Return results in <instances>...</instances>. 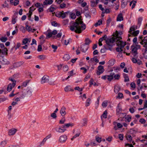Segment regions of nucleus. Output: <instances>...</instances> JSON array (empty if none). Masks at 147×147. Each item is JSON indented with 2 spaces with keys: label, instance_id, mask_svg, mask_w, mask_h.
<instances>
[{
  "label": "nucleus",
  "instance_id": "obj_17",
  "mask_svg": "<svg viewBox=\"0 0 147 147\" xmlns=\"http://www.w3.org/2000/svg\"><path fill=\"white\" fill-rule=\"evenodd\" d=\"M99 0H96V2L94 0H92L91 1V6L92 7H95L98 3Z\"/></svg>",
  "mask_w": 147,
  "mask_h": 147
},
{
  "label": "nucleus",
  "instance_id": "obj_38",
  "mask_svg": "<svg viewBox=\"0 0 147 147\" xmlns=\"http://www.w3.org/2000/svg\"><path fill=\"white\" fill-rule=\"evenodd\" d=\"M32 12H30V11H29V13L27 14V15H28V20H30V18L32 15Z\"/></svg>",
  "mask_w": 147,
  "mask_h": 147
},
{
  "label": "nucleus",
  "instance_id": "obj_59",
  "mask_svg": "<svg viewBox=\"0 0 147 147\" xmlns=\"http://www.w3.org/2000/svg\"><path fill=\"white\" fill-rule=\"evenodd\" d=\"M119 138L121 140H122L123 139V135L121 134H120L119 135Z\"/></svg>",
  "mask_w": 147,
  "mask_h": 147
},
{
  "label": "nucleus",
  "instance_id": "obj_55",
  "mask_svg": "<svg viewBox=\"0 0 147 147\" xmlns=\"http://www.w3.org/2000/svg\"><path fill=\"white\" fill-rule=\"evenodd\" d=\"M109 64L111 65H113L114 64V60H110L109 62Z\"/></svg>",
  "mask_w": 147,
  "mask_h": 147
},
{
  "label": "nucleus",
  "instance_id": "obj_13",
  "mask_svg": "<svg viewBox=\"0 0 147 147\" xmlns=\"http://www.w3.org/2000/svg\"><path fill=\"white\" fill-rule=\"evenodd\" d=\"M88 47H89L88 45H86L84 44L81 47V51H82V52L85 53L87 51Z\"/></svg>",
  "mask_w": 147,
  "mask_h": 147
},
{
  "label": "nucleus",
  "instance_id": "obj_49",
  "mask_svg": "<svg viewBox=\"0 0 147 147\" xmlns=\"http://www.w3.org/2000/svg\"><path fill=\"white\" fill-rule=\"evenodd\" d=\"M120 77V75L118 74L115 75L114 74V75L113 76V78H114L115 80H119Z\"/></svg>",
  "mask_w": 147,
  "mask_h": 147
},
{
  "label": "nucleus",
  "instance_id": "obj_40",
  "mask_svg": "<svg viewBox=\"0 0 147 147\" xmlns=\"http://www.w3.org/2000/svg\"><path fill=\"white\" fill-rule=\"evenodd\" d=\"M69 69L67 65L64 66L63 67V69L64 71H67Z\"/></svg>",
  "mask_w": 147,
  "mask_h": 147
},
{
  "label": "nucleus",
  "instance_id": "obj_19",
  "mask_svg": "<svg viewBox=\"0 0 147 147\" xmlns=\"http://www.w3.org/2000/svg\"><path fill=\"white\" fill-rule=\"evenodd\" d=\"M121 90L120 87L118 85L115 86L114 91L116 93H117Z\"/></svg>",
  "mask_w": 147,
  "mask_h": 147
},
{
  "label": "nucleus",
  "instance_id": "obj_33",
  "mask_svg": "<svg viewBox=\"0 0 147 147\" xmlns=\"http://www.w3.org/2000/svg\"><path fill=\"white\" fill-rule=\"evenodd\" d=\"M65 121V117H63L59 121V123L60 124H63L64 123Z\"/></svg>",
  "mask_w": 147,
  "mask_h": 147
},
{
  "label": "nucleus",
  "instance_id": "obj_45",
  "mask_svg": "<svg viewBox=\"0 0 147 147\" xmlns=\"http://www.w3.org/2000/svg\"><path fill=\"white\" fill-rule=\"evenodd\" d=\"M80 134V133H78L76 134L75 135H74L73 137L71 139V140H73L74 139L77 137H78Z\"/></svg>",
  "mask_w": 147,
  "mask_h": 147
},
{
  "label": "nucleus",
  "instance_id": "obj_24",
  "mask_svg": "<svg viewBox=\"0 0 147 147\" xmlns=\"http://www.w3.org/2000/svg\"><path fill=\"white\" fill-rule=\"evenodd\" d=\"M73 124H71L70 123L65 124L64 125L62 126L63 128H65V127H68L70 126H73Z\"/></svg>",
  "mask_w": 147,
  "mask_h": 147
},
{
  "label": "nucleus",
  "instance_id": "obj_18",
  "mask_svg": "<svg viewBox=\"0 0 147 147\" xmlns=\"http://www.w3.org/2000/svg\"><path fill=\"white\" fill-rule=\"evenodd\" d=\"M114 75V73H111L110 75H107V80H108L111 81L113 78V76Z\"/></svg>",
  "mask_w": 147,
  "mask_h": 147
},
{
  "label": "nucleus",
  "instance_id": "obj_27",
  "mask_svg": "<svg viewBox=\"0 0 147 147\" xmlns=\"http://www.w3.org/2000/svg\"><path fill=\"white\" fill-rule=\"evenodd\" d=\"M30 42V40H29V39L28 38H24L23 41H22V43H23L25 45L28 42Z\"/></svg>",
  "mask_w": 147,
  "mask_h": 147
},
{
  "label": "nucleus",
  "instance_id": "obj_12",
  "mask_svg": "<svg viewBox=\"0 0 147 147\" xmlns=\"http://www.w3.org/2000/svg\"><path fill=\"white\" fill-rule=\"evenodd\" d=\"M66 129L65 128H63L62 126V127H59V128H56L55 129L56 131L59 133H62L64 132Z\"/></svg>",
  "mask_w": 147,
  "mask_h": 147
},
{
  "label": "nucleus",
  "instance_id": "obj_42",
  "mask_svg": "<svg viewBox=\"0 0 147 147\" xmlns=\"http://www.w3.org/2000/svg\"><path fill=\"white\" fill-rule=\"evenodd\" d=\"M124 0H123L122 2L121 7H122L124 8L127 5V2H123Z\"/></svg>",
  "mask_w": 147,
  "mask_h": 147
},
{
  "label": "nucleus",
  "instance_id": "obj_53",
  "mask_svg": "<svg viewBox=\"0 0 147 147\" xmlns=\"http://www.w3.org/2000/svg\"><path fill=\"white\" fill-rule=\"evenodd\" d=\"M102 24V21H100V20L98 21V22H96L95 24V26L96 27L98 25H100Z\"/></svg>",
  "mask_w": 147,
  "mask_h": 147
},
{
  "label": "nucleus",
  "instance_id": "obj_61",
  "mask_svg": "<svg viewBox=\"0 0 147 147\" xmlns=\"http://www.w3.org/2000/svg\"><path fill=\"white\" fill-rule=\"evenodd\" d=\"M116 125H117V127L118 128H120L123 127V125L120 123H119L117 122V123H116Z\"/></svg>",
  "mask_w": 147,
  "mask_h": 147
},
{
  "label": "nucleus",
  "instance_id": "obj_54",
  "mask_svg": "<svg viewBox=\"0 0 147 147\" xmlns=\"http://www.w3.org/2000/svg\"><path fill=\"white\" fill-rule=\"evenodd\" d=\"M107 112L106 111H104L103 113L102 114V116L103 118H106L107 117Z\"/></svg>",
  "mask_w": 147,
  "mask_h": 147
},
{
  "label": "nucleus",
  "instance_id": "obj_36",
  "mask_svg": "<svg viewBox=\"0 0 147 147\" xmlns=\"http://www.w3.org/2000/svg\"><path fill=\"white\" fill-rule=\"evenodd\" d=\"M107 101H105L102 102V105L103 107H106L107 106Z\"/></svg>",
  "mask_w": 147,
  "mask_h": 147
},
{
  "label": "nucleus",
  "instance_id": "obj_26",
  "mask_svg": "<svg viewBox=\"0 0 147 147\" xmlns=\"http://www.w3.org/2000/svg\"><path fill=\"white\" fill-rule=\"evenodd\" d=\"M1 62L2 64H7L9 63V62L6 59H3L1 61Z\"/></svg>",
  "mask_w": 147,
  "mask_h": 147
},
{
  "label": "nucleus",
  "instance_id": "obj_1",
  "mask_svg": "<svg viewBox=\"0 0 147 147\" xmlns=\"http://www.w3.org/2000/svg\"><path fill=\"white\" fill-rule=\"evenodd\" d=\"M119 32L117 31H115V36H114L113 37L110 38H107L106 40V43L107 45L108 49L111 50L112 47L113 45V43L116 42L117 46H118L116 49L117 52H120L122 51V49L126 45V42H124L121 40L122 38L120 36H119Z\"/></svg>",
  "mask_w": 147,
  "mask_h": 147
},
{
  "label": "nucleus",
  "instance_id": "obj_64",
  "mask_svg": "<svg viewBox=\"0 0 147 147\" xmlns=\"http://www.w3.org/2000/svg\"><path fill=\"white\" fill-rule=\"evenodd\" d=\"M70 17L72 19H74L76 18V16L75 13H72L70 15Z\"/></svg>",
  "mask_w": 147,
  "mask_h": 147
},
{
  "label": "nucleus",
  "instance_id": "obj_52",
  "mask_svg": "<svg viewBox=\"0 0 147 147\" xmlns=\"http://www.w3.org/2000/svg\"><path fill=\"white\" fill-rule=\"evenodd\" d=\"M132 138L131 136L130 135H128L127 136V140L130 142H131L132 141Z\"/></svg>",
  "mask_w": 147,
  "mask_h": 147
},
{
  "label": "nucleus",
  "instance_id": "obj_48",
  "mask_svg": "<svg viewBox=\"0 0 147 147\" xmlns=\"http://www.w3.org/2000/svg\"><path fill=\"white\" fill-rule=\"evenodd\" d=\"M91 60L92 61H94L97 63H98L99 61L98 60L96 57L91 59Z\"/></svg>",
  "mask_w": 147,
  "mask_h": 147
},
{
  "label": "nucleus",
  "instance_id": "obj_43",
  "mask_svg": "<svg viewBox=\"0 0 147 147\" xmlns=\"http://www.w3.org/2000/svg\"><path fill=\"white\" fill-rule=\"evenodd\" d=\"M38 57L40 59L42 60H44L46 58L45 56L42 55H40Z\"/></svg>",
  "mask_w": 147,
  "mask_h": 147
},
{
  "label": "nucleus",
  "instance_id": "obj_56",
  "mask_svg": "<svg viewBox=\"0 0 147 147\" xmlns=\"http://www.w3.org/2000/svg\"><path fill=\"white\" fill-rule=\"evenodd\" d=\"M46 141L45 140L43 139L42 141L41 142H40V145H39L38 146L39 147H41V146H43L45 142Z\"/></svg>",
  "mask_w": 147,
  "mask_h": 147
},
{
  "label": "nucleus",
  "instance_id": "obj_37",
  "mask_svg": "<svg viewBox=\"0 0 147 147\" xmlns=\"http://www.w3.org/2000/svg\"><path fill=\"white\" fill-rule=\"evenodd\" d=\"M7 40V38L3 37H2L0 38V40L3 42H5Z\"/></svg>",
  "mask_w": 147,
  "mask_h": 147
},
{
  "label": "nucleus",
  "instance_id": "obj_44",
  "mask_svg": "<svg viewBox=\"0 0 147 147\" xmlns=\"http://www.w3.org/2000/svg\"><path fill=\"white\" fill-rule=\"evenodd\" d=\"M53 35L52 32H49L47 34V35L46 37L47 38H49L51 37Z\"/></svg>",
  "mask_w": 147,
  "mask_h": 147
},
{
  "label": "nucleus",
  "instance_id": "obj_62",
  "mask_svg": "<svg viewBox=\"0 0 147 147\" xmlns=\"http://www.w3.org/2000/svg\"><path fill=\"white\" fill-rule=\"evenodd\" d=\"M42 50V47L41 45H39L38 46L37 51H38L40 52Z\"/></svg>",
  "mask_w": 147,
  "mask_h": 147
},
{
  "label": "nucleus",
  "instance_id": "obj_50",
  "mask_svg": "<svg viewBox=\"0 0 147 147\" xmlns=\"http://www.w3.org/2000/svg\"><path fill=\"white\" fill-rule=\"evenodd\" d=\"M9 80L11 81L13 83L11 84H15V85H16V81L12 78H9Z\"/></svg>",
  "mask_w": 147,
  "mask_h": 147
},
{
  "label": "nucleus",
  "instance_id": "obj_31",
  "mask_svg": "<svg viewBox=\"0 0 147 147\" xmlns=\"http://www.w3.org/2000/svg\"><path fill=\"white\" fill-rule=\"evenodd\" d=\"M91 100V99L90 98H88L86 102V107L90 105V102Z\"/></svg>",
  "mask_w": 147,
  "mask_h": 147
},
{
  "label": "nucleus",
  "instance_id": "obj_63",
  "mask_svg": "<svg viewBox=\"0 0 147 147\" xmlns=\"http://www.w3.org/2000/svg\"><path fill=\"white\" fill-rule=\"evenodd\" d=\"M96 140L97 142L98 143L100 142L101 141V138L98 137H96Z\"/></svg>",
  "mask_w": 147,
  "mask_h": 147
},
{
  "label": "nucleus",
  "instance_id": "obj_11",
  "mask_svg": "<svg viewBox=\"0 0 147 147\" xmlns=\"http://www.w3.org/2000/svg\"><path fill=\"white\" fill-rule=\"evenodd\" d=\"M66 108L64 106H63L60 111V113L63 117L66 114Z\"/></svg>",
  "mask_w": 147,
  "mask_h": 147
},
{
  "label": "nucleus",
  "instance_id": "obj_2",
  "mask_svg": "<svg viewBox=\"0 0 147 147\" xmlns=\"http://www.w3.org/2000/svg\"><path fill=\"white\" fill-rule=\"evenodd\" d=\"M69 29L72 31H74L76 33L80 34L86 28V25L82 21L81 17L78 18L75 22H71Z\"/></svg>",
  "mask_w": 147,
  "mask_h": 147
},
{
  "label": "nucleus",
  "instance_id": "obj_32",
  "mask_svg": "<svg viewBox=\"0 0 147 147\" xmlns=\"http://www.w3.org/2000/svg\"><path fill=\"white\" fill-rule=\"evenodd\" d=\"M131 117L127 116V117L125 118V121L127 122H129L131 121Z\"/></svg>",
  "mask_w": 147,
  "mask_h": 147
},
{
  "label": "nucleus",
  "instance_id": "obj_39",
  "mask_svg": "<svg viewBox=\"0 0 147 147\" xmlns=\"http://www.w3.org/2000/svg\"><path fill=\"white\" fill-rule=\"evenodd\" d=\"M137 29V26H136V28H135V27L134 26L131 27L129 29V32L130 33H131L132 31H135L136 29Z\"/></svg>",
  "mask_w": 147,
  "mask_h": 147
},
{
  "label": "nucleus",
  "instance_id": "obj_35",
  "mask_svg": "<svg viewBox=\"0 0 147 147\" xmlns=\"http://www.w3.org/2000/svg\"><path fill=\"white\" fill-rule=\"evenodd\" d=\"M123 97V95L122 93H119L118 94L117 96H116L117 98H122Z\"/></svg>",
  "mask_w": 147,
  "mask_h": 147
},
{
  "label": "nucleus",
  "instance_id": "obj_22",
  "mask_svg": "<svg viewBox=\"0 0 147 147\" xmlns=\"http://www.w3.org/2000/svg\"><path fill=\"white\" fill-rule=\"evenodd\" d=\"M24 63V62L23 61H20V62H19L16 63L15 64V65L17 67H19L20 66H21Z\"/></svg>",
  "mask_w": 147,
  "mask_h": 147
},
{
  "label": "nucleus",
  "instance_id": "obj_57",
  "mask_svg": "<svg viewBox=\"0 0 147 147\" xmlns=\"http://www.w3.org/2000/svg\"><path fill=\"white\" fill-rule=\"evenodd\" d=\"M66 5L65 3H63L60 4L59 8L61 9L65 7Z\"/></svg>",
  "mask_w": 147,
  "mask_h": 147
},
{
  "label": "nucleus",
  "instance_id": "obj_30",
  "mask_svg": "<svg viewBox=\"0 0 147 147\" xmlns=\"http://www.w3.org/2000/svg\"><path fill=\"white\" fill-rule=\"evenodd\" d=\"M87 120L86 118H84L83 119L82 126H86L87 125Z\"/></svg>",
  "mask_w": 147,
  "mask_h": 147
},
{
  "label": "nucleus",
  "instance_id": "obj_16",
  "mask_svg": "<svg viewBox=\"0 0 147 147\" xmlns=\"http://www.w3.org/2000/svg\"><path fill=\"white\" fill-rule=\"evenodd\" d=\"M53 2V1L52 0H45L43 2V5L42 4V5L43 6V5H50L52 4Z\"/></svg>",
  "mask_w": 147,
  "mask_h": 147
},
{
  "label": "nucleus",
  "instance_id": "obj_47",
  "mask_svg": "<svg viewBox=\"0 0 147 147\" xmlns=\"http://www.w3.org/2000/svg\"><path fill=\"white\" fill-rule=\"evenodd\" d=\"M51 116L53 119H56L57 117L56 114L54 113H51Z\"/></svg>",
  "mask_w": 147,
  "mask_h": 147
},
{
  "label": "nucleus",
  "instance_id": "obj_28",
  "mask_svg": "<svg viewBox=\"0 0 147 147\" xmlns=\"http://www.w3.org/2000/svg\"><path fill=\"white\" fill-rule=\"evenodd\" d=\"M73 71L74 70H72L71 71L68 72L69 74V76L66 78L65 80H66L68 79L70 77L73 76Z\"/></svg>",
  "mask_w": 147,
  "mask_h": 147
},
{
  "label": "nucleus",
  "instance_id": "obj_8",
  "mask_svg": "<svg viewBox=\"0 0 147 147\" xmlns=\"http://www.w3.org/2000/svg\"><path fill=\"white\" fill-rule=\"evenodd\" d=\"M49 77L47 75H45L42 79L41 83L43 84L45 83H47L49 82Z\"/></svg>",
  "mask_w": 147,
  "mask_h": 147
},
{
  "label": "nucleus",
  "instance_id": "obj_15",
  "mask_svg": "<svg viewBox=\"0 0 147 147\" xmlns=\"http://www.w3.org/2000/svg\"><path fill=\"white\" fill-rule=\"evenodd\" d=\"M16 85L15 84H11L10 83L9 84L7 87V90L9 92L11 91L12 89V88L14 87Z\"/></svg>",
  "mask_w": 147,
  "mask_h": 147
},
{
  "label": "nucleus",
  "instance_id": "obj_14",
  "mask_svg": "<svg viewBox=\"0 0 147 147\" xmlns=\"http://www.w3.org/2000/svg\"><path fill=\"white\" fill-rule=\"evenodd\" d=\"M17 131V129L15 128H12L9 130L8 135L9 136H12L14 135Z\"/></svg>",
  "mask_w": 147,
  "mask_h": 147
},
{
  "label": "nucleus",
  "instance_id": "obj_58",
  "mask_svg": "<svg viewBox=\"0 0 147 147\" xmlns=\"http://www.w3.org/2000/svg\"><path fill=\"white\" fill-rule=\"evenodd\" d=\"M108 49H108L106 48L105 47H104V48L102 49H101L100 50V52L101 53H104L106 52L107 49Z\"/></svg>",
  "mask_w": 147,
  "mask_h": 147
},
{
  "label": "nucleus",
  "instance_id": "obj_29",
  "mask_svg": "<svg viewBox=\"0 0 147 147\" xmlns=\"http://www.w3.org/2000/svg\"><path fill=\"white\" fill-rule=\"evenodd\" d=\"M139 30H137L136 31L133 32L132 34L133 36H136L139 34Z\"/></svg>",
  "mask_w": 147,
  "mask_h": 147
},
{
  "label": "nucleus",
  "instance_id": "obj_7",
  "mask_svg": "<svg viewBox=\"0 0 147 147\" xmlns=\"http://www.w3.org/2000/svg\"><path fill=\"white\" fill-rule=\"evenodd\" d=\"M23 91L25 94L26 96L27 95L30 96L31 95L32 92L30 90V89L29 88H27V89H24Z\"/></svg>",
  "mask_w": 147,
  "mask_h": 147
},
{
  "label": "nucleus",
  "instance_id": "obj_41",
  "mask_svg": "<svg viewBox=\"0 0 147 147\" xmlns=\"http://www.w3.org/2000/svg\"><path fill=\"white\" fill-rule=\"evenodd\" d=\"M6 144V142L5 141H3L0 144V147H3Z\"/></svg>",
  "mask_w": 147,
  "mask_h": 147
},
{
  "label": "nucleus",
  "instance_id": "obj_20",
  "mask_svg": "<svg viewBox=\"0 0 147 147\" xmlns=\"http://www.w3.org/2000/svg\"><path fill=\"white\" fill-rule=\"evenodd\" d=\"M65 91V92H67L68 91H74V89L72 88L70 86H66L64 89Z\"/></svg>",
  "mask_w": 147,
  "mask_h": 147
},
{
  "label": "nucleus",
  "instance_id": "obj_25",
  "mask_svg": "<svg viewBox=\"0 0 147 147\" xmlns=\"http://www.w3.org/2000/svg\"><path fill=\"white\" fill-rule=\"evenodd\" d=\"M63 58L65 60H67L70 59V56L68 54L65 55Z\"/></svg>",
  "mask_w": 147,
  "mask_h": 147
},
{
  "label": "nucleus",
  "instance_id": "obj_6",
  "mask_svg": "<svg viewBox=\"0 0 147 147\" xmlns=\"http://www.w3.org/2000/svg\"><path fill=\"white\" fill-rule=\"evenodd\" d=\"M67 139V136L65 135H64L61 136L59 137V141L60 143H64L66 141Z\"/></svg>",
  "mask_w": 147,
  "mask_h": 147
},
{
  "label": "nucleus",
  "instance_id": "obj_51",
  "mask_svg": "<svg viewBox=\"0 0 147 147\" xmlns=\"http://www.w3.org/2000/svg\"><path fill=\"white\" fill-rule=\"evenodd\" d=\"M53 6V5H52L50 7L49 10L51 12H52L55 10V9Z\"/></svg>",
  "mask_w": 147,
  "mask_h": 147
},
{
  "label": "nucleus",
  "instance_id": "obj_5",
  "mask_svg": "<svg viewBox=\"0 0 147 147\" xmlns=\"http://www.w3.org/2000/svg\"><path fill=\"white\" fill-rule=\"evenodd\" d=\"M98 70L96 72V74L98 76L102 74L105 71L104 67L102 65H99L98 67Z\"/></svg>",
  "mask_w": 147,
  "mask_h": 147
},
{
  "label": "nucleus",
  "instance_id": "obj_9",
  "mask_svg": "<svg viewBox=\"0 0 147 147\" xmlns=\"http://www.w3.org/2000/svg\"><path fill=\"white\" fill-rule=\"evenodd\" d=\"M69 13V11L64 12L63 11L60 12L58 14V16L59 17H61L63 18H65L66 16L68 15V13Z\"/></svg>",
  "mask_w": 147,
  "mask_h": 147
},
{
  "label": "nucleus",
  "instance_id": "obj_60",
  "mask_svg": "<svg viewBox=\"0 0 147 147\" xmlns=\"http://www.w3.org/2000/svg\"><path fill=\"white\" fill-rule=\"evenodd\" d=\"M51 136H52V135H51V134H50L48 135L45 138H44V140H45L46 141L47 139H48L50 138L51 137Z\"/></svg>",
  "mask_w": 147,
  "mask_h": 147
},
{
  "label": "nucleus",
  "instance_id": "obj_3",
  "mask_svg": "<svg viewBox=\"0 0 147 147\" xmlns=\"http://www.w3.org/2000/svg\"><path fill=\"white\" fill-rule=\"evenodd\" d=\"M139 38L141 40V41L140 42V43L142 45L144 44V47L147 49V36L145 37L143 39L142 36H140Z\"/></svg>",
  "mask_w": 147,
  "mask_h": 147
},
{
  "label": "nucleus",
  "instance_id": "obj_21",
  "mask_svg": "<svg viewBox=\"0 0 147 147\" xmlns=\"http://www.w3.org/2000/svg\"><path fill=\"white\" fill-rule=\"evenodd\" d=\"M117 21H121L123 20V17L122 16V15L121 14H120L118 16V17L117 18Z\"/></svg>",
  "mask_w": 147,
  "mask_h": 147
},
{
  "label": "nucleus",
  "instance_id": "obj_46",
  "mask_svg": "<svg viewBox=\"0 0 147 147\" xmlns=\"http://www.w3.org/2000/svg\"><path fill=\"white\" fill-rule=\"evenodd\" d=\"M142 17H139L138 20V24L139 25V26H140L141 24L142 21Z\"/></svg>",
  "mask_w": 147,
  "mask_h": 147
},
{
  "label": "nucleus",
  "instance_id": "obj_23",
  "mask_svg": "<svg viewBox=\"0 0 147 147\" xmlns=\"http://www.w3.org/2000/svg\"><path fill=\"white\" fill-rule=\"evenodd\" d=\"M7 51L8 50L7 48H5L2 51H1V53L3 54H5L7 55H8Z\"/></svg>",
  "mask_w": 147,
  "mask_h": 147
},
{
  "label": "nucleus",
  "instance_id": "obj_4",
  "mask_svg": "<svg viewBox=\"0 0 147 147\" xmlns=\"http://www.w3.org/2000/svg\"><path fill=\"white\" fill-rule=\"evenodd\" d=\"M131 53H132L134 57H136L138 54L137 48L135 47L134 45H132L131 47Z\"/></svg>",
  "mask_w": 147,
  "mask_h": 147
},
{
  "label": "nucleus",
  "instance_id": "obj_34",
  "mask_svg": "<svg viewBox=\"0 0 147 147\" xmlns=\"http://www.w3.org/2000/svg\"><path fill=\"white\" fill-rule=\"evenodd\" d=\"M91 42V41L89 39L87 38L85 40V42L84 44L86 45H88Z\"/></svg>",
  "mask_w": 147,
  "mask_h": 147
},
{
  "label": "nucleus",
  "instance_id": "obj_10",
  "mask_svg": "<svg viewBox=\"0 0 147 147\" xmlns=\"http://www.w3.org/2000/svg\"><path fill=\"white\" fill-rule=\"evenodd\" d=\"M18 13L17 12H16L14 13L13 15V16L11 22L13 24H14L16 22V19L18 17Z\"/></svg>",
  "mask_w": 147,
  "mask_h": 147
}]
</instances>
